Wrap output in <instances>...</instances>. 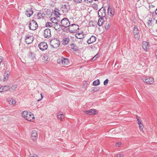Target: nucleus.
<instances>
[{
    "instance_id": "obj_52",
    "label": "nucleus",
    "mask_w": 157,
    "mask_h": 157,
    "mask_svg": "<svg viewBox=\"0 0 157 157\" xmlns=\"http://www.w3.org/2000/svg\"><path fill=\"white\" fill-rule=\"evenodd\" d=\"M2 79L1 78H0V81H1Z\"/></svg>"
},
{
    "instance_id": "obj_47",
    "label": "nucleus",
    "mask_w": 157,
    "mask_h": 157,
    "mask_svg": "<svg viewBox=\"0 0 157 157\" xmlns=\"http://www.w3.org/2000/svg\"><path fill=\"white\" fill-rule=\"evenodd\" d=\"M40 95H41V98L40 99H38L37 100V101H40L41 100V99H42L43 98V96H42V95L41 93L40 94Z\"/></svg>"
},
{
    "instance_id": "obj_22",
    "label": "nucleus",
    "mask_w": 157,
    "mask_h": 157,
    "mask_svg": "<svg viewBox=\"0 0 157 157\" xmlns=\"http://www.w3.org/2000/svg\"><path fill=\"white\" fill-rule=\"evenodd\" d=\"M68 6H67L65 4H62L61 10H62L63 13L67 12L68 11Z\"/></svg>"
},
{
    "instance_id": "obj_54",
    "label": "nucleus",
    "mask_w": 157,
    "mask_h": 157,
    "mask_svg": "<svg viewBox=\"0 0 157 157\" xmlns=\"http://www.w3.org/2000/svg\"><path fill=\"white\" fill-rule=\"evenodd\" d=\"M55 12L56 13V12H57V11H55Z\"/></svg>"
},
{
    "instance_id": "obj_9",
    "label": "nucleus",
    "mask_w": 157,
    "mask_h": 157,
    "mask_svg": "<svg viewBox=\"0 0 157 157\" xmlns=\"http://www.w3.org/2000/svg\"><path fill=\"white\" fill-rule=\"evenodd\" d=\"M142 80L144 82L148 84H152L154 82V78L151 77H144L142 78Z\"/></svg>"
},
{
    "instance_id": "obj_17",
    "label": "nucleus",
    "mask_w": 157,
    "mask_h": 157,
    "mask_svg": "<svg viewBox=\"0 0 157 157\" xmlns=\"http://www.w3.org/2000/svg\"><path fill=\"white\" fill-rule=\"evenodd\" d=\"M96 40V37L94 36H92L87 40V42L88 44H90L94 42Z\"/></svg>"
},
{
    "instance_id": "obj_53",
    "label": "nucleus",
    "mask_w": 157,
    "mask_h": 157,
    "mask_svg": "<svg viewBox=\"0 0 157 157\" xmlns=\"http://www.w3.org/2000/svg\"><path fill=\"white\" fill-rule=\"evenodd\" d=\"M156 22L157 23V20H156Z\"/></svg>"
},
{
    "instance_id": "obj_45",
    "label": "nucleus",
    "mask_w": 157,
    "mask_h": 157,
    "mask_svg": "<svg viewBox=\"0 0 157 157\" xmlns=\"http://www.w3.org/2000/svg\"><path fill=\"white\" fill-rule=\"evenodd\" d=\"M41 13L40 12H39L38 13H37V16L40 17V16H41Z\"/></svg>"
},
{
    "instance_id": "obj_36",
    "label": "nucleus",
    "mask_w": 157,
    "mask_h": 157,
    "mask_svg": "<svg viewBox=\"0 0 157 157\" xmlns=\"http://www.w3.org/2000/svg\"><path fill=\"white\" fill-rule=\"evenodd\" d=\"M92 7L96 10H97L98 9L97 5L95 3L93 4L92 5Z\"/></svg>"
},
{
    "instance_id": "obj_42",
    "label": "nucleus",
    "mask_w": 157,
    "mask_h": 157,
    "mask_svg": "<svg viewBox=\"0 0 157 157\" xmlns=\"http://www.w3.org/2000/svg\"><path fill=\"white\" fill-rule=\"evenodd\" d=\"M139 125L140 128H143V124L141 122V123H139Z\"/></svg>"
},
{
    "instance_id": "obj_6",
    "label": "nucleus",
    "mask_w": 157,
    "mask_h": 157,
    "mask_svg": "<svg viewBox=\"0 0 157 157\" xmlns=\"http://www.w3.org/2000/svg\"><path fill=\"white\" fill-rule=\"evenodd\" d=\"M60 23L62 26L64 27H69L70 25V22L67 18H64L63 19Z\"/></svg>"
},
{
    "instance_id": "obj_33",
    "label": "nucleus",
    "mask_w": 157,
    "mask_h": 157,
    "mask_svg": "<svg viewBox=\"0 0 157 157\" xmlns=\"http://www.w3.org/2000/svg\"><path fill=\"white\" fill-rule=\"evenodd\" d=\"M28 56L29 58H30L32 60V59L33 60L35 58L34 54L32 53L31 52H30L29 53Z\"/></svg>"
},
{
    "instance_id": "obj_50",
    "label": "nucleus",
    "mask_w": 157,
    "mask_h": 157,
    "mask_svg": "<svg viewBox=\"0 0 157 157\" xmlns=\"http://www.w3.org/2000/svg\"><path fill=\"white\" fill-rule=\"evenodd\" d=\"M155 55L156 58L157 59V51H155Z\"/></svg>"
},
{
    "instance_id": "obj_10",
    "label": "nucleus",
    "mask_w": 157,
    "mask_h": 157,
    "mask_svg": "<svg viewBox=\"0 0 157 157\" xmlns=\"http://www.w3.org/2000/svg\"><path fill=\"white\" fill-rule=\"evenodd\" d=\"M34 39L33 36L30 35H27L25 36V42L28 44H30L32 42Z\"/></svg>"
},
{
    "instance_id": "obj_12",
    "label": "nucleus",
    "mask_w": 157,
    "mask_h": 157,
    "mask_svg": "<svg viewBox=\"0 0 157 157\" xmlns=\"http://www.w3.org/2000/svg\"><path fill=\"white\" fill-rule=\"evenodd\" d=\"M37 137L38 135L36 131L35 130H33L31 135V139L33 141H35L37 140Z\"/></svg>"
},
{
    "instance_id": "obj_32",
    "label": "nucleus",
    "mask_w": 157,
    "mask_h": 157,
    "mask_svg": "<svg viewBox=\"0 0 157 157\" xmlns=\"http://www.w3.org/2000/svg\"><path fill=\"white\" fill-rule=\"evenodd\" d=\"M93 84L94 86H96L100 84V82L99 80L97 79L96 80L94 81L93 82Z\"/></svg>"
},
{
    "instance_id": "obj_18",
    "label": "nucleus",
    "mask_w": 157,
    "mask_h": 157,
    "mask_svg": "<svg viewBox=\"0 0 157 157\" xmlns=\"http://www.w3.org/2000/svg\"><path fill=\"white\" fill-rule=\"evenodd\" d=\"M142 47L144 50L147 51L149 47L148 43L146 41H143L142 43Z\"/></svg>"
},
{
    "instance_id": "obj_25",
    "label": "nucleus",
    "mask_w": 157,
    "mask_h": 157,
    "mask_svg": "<svg viewBox=\"0 0 157 157\" xmlns=\"http://www.w3.org/2000/svg\"><path fill=\"white\" fill-rule=\"evenodd\" d=\"M70 41V39L69 38H65L62 40V42L63 44L64 45H67Z\"/></svg>"
},
{
    "instance_id": "obj_31",
    "label": "nucleus",
    "mask_w": 157,
    "mask_h": 157,
    "mask_svg": "<svg viewBox=\"0 0 157 157\" xmlns=\"http://www.w3.org/2000/svg\"><path fill=\"white\" fill-rule=\"evenodd\" d=\"M103 19L101 18L98 19V24L99 26H101L103 24Z\"/></svg>"
},
{
    "instance_id": "obj_4",
    "label": "nucleus",
    "mask_w": 157,
    "mask_h": 157,
    "mask_svg": "<svg viewBox=\"0 0 157 157\" xmlns=\"http://www.w3.org/2000/svg\"><path fill=\"white\" fill-rule=\"evenodd\" d=\"M79 29L78 25L75 24H72L70 25L68 27V29L71 33H75Z\"/></svg>"
},
{
    "instance_id": "obj_20",
    "label": "nucleus",
    "mask_w": 157,
    "mask_h": 157,
    "mask_svg": "<svg viewBox=\"0 0 157 157\" xmlns=\"http://www.w3.org/2000/svg\"><path fill=\"white\" fill-rule=\"evenodd\" d=\"M61 63L63 65H67L69 63V62L67 58L62 57H61Z\"/></svg>"
},
{
    "instance_id": "obj_49",
    "label": "nucleus",
    "mask_w": 157,
    "mask_h": 157,
    "mask_svg": "<svg viewBox=\"0 0 157 157\" xmlns=\"http://www.w3.org/2000/svg\"><path fill=\"white\" fill-rule=\"evenodd\" d=\"M136 118H137V121L138 122V124H139V123H141V121H140L139 119H138L137 117H136Z\"/></svg>"
},
{
    "instance_id": "obj_3",
    "label": "nucleus",
    "mask_w": 157,
    "mask_h": 157,
    "mask_svg": "<svg viewBox=\"0 0 157 157\" xmlns=\"http://www.w3.org/2000/svg\"><path fill=\"white\" fill-rule=\"evenodd\" d=\"M29 25V29L32 30H35L38 27L37 22L33 20L30 21Z\"/></svg>"
},
{
    "instance_id": "obj_30",
    "label": "nucleus",
    "mask_w": 157,
    "mask_h": 157,
    "mask_svg": "<svg viewBox=\"0 0 157 157\" xmlns=\"http://www.w3.org/2000/svg\"><path fill=\"white\" fill-rule=\"evenodd\" d=\"M17 87V85H13L10 87L9 90L10 91H13Z\"/></svg>"
},
{
    "instance_id": "obj_37",
    "label": "nucleus",
    "mask_w": 157,
    "mask_h": 157,
    "mask_svg": "<svg viewBox=\"0 0 157 157\" xmlns=\"http://www.w3.org/2000/svg\"><path fill=\"white\" fill-rule=\"evenodd\" d=\"M99 56V55L98 54H97L95 56H94V57L92 58V60H95L97 59V58H98Z\"/></svg>"
},
{
    "instance_id": "obj_55",
    "label": "nucleus",
    "mask_w": 157,
    "mask_h": 157,
    "mask_svg": "<svg viewBox=\"0 0 157 157\" xmlns=\"http://www.w3.org/2000/svg\"><path fill=\"white\" fill-rule=\"evenodd\" d=\"M89 2L90 3L91 2L90 1Z\"/></svg>"
},
{
    "instance_id": "obj_46",
    "label": "nucleus",
    "mask_w": 157,
    "mask_h": 157,
    "mask_svg": "<svg viewBox=\"0 0 157 157\" xmlns=\"http://www.w3.org/2000/svg\"><path fill=\"white\" fill-rule=\"evenodd\" d=\"M151 21L149 20L148 22L147 23V24H148V25H149L151 23Z\"/></svg>"
},
{
    "instance_id": "obj_7",
    "label": "nucleus",
    "mask_w": 157,
    "mask_h": 157,
    "mask_svg": "<svg viewBox=\"0 0 157 157\" xmlns=\"http://www.w3.org/2000/svg\"><path fill=\"white\" fill-rule=\"evenodd\" d=\"M98 13L99 17L101 18L105 17L106 15V9L105 7H102L100 8L98 11Z\"/></svg>"
},
{
    "instance_id": "obj_26",
    "label": "nucleus",
    "mask_w": 157,
    "mask_h": 157,
    "mask_svg": "<svg viewBox=\"0 0 157 157\" xmlns=\"http://www.w3.org/2000/svg\"><path fill=\"white\" fill-rule=\"evenodd\" d=\"M57 117L58 119H59L61 121H63L64 120L65 117L64 115L62 113H58L57 114Z\"/></svg>"
},
{
    "instance_id": "obj_35",
    "label": "nucleus",
    "mask_w": 157,
    "mask_h": 157,
    "mask_svg": "<svg viewBox=\"0 0 157 157\" xmlns=\"http://www.w3.org/2000/svg\"><path fill=\"white\" fill-rule=\"evenodd\" d=\"M9 102V104L10 105H14L16 103L15 101L13 99L10 100Z\"/></svg>"
},
{
    "instance_id": "obj_34",
    "label": "nucleus",
    "mask_w": 157,
    "mask_h": 157,
    "mask_svg": "<svg viewBox=\"0 0 157 157\" xmlns=\"http://www.w3.org/2000/svg\"><path fill=\"white\" fill-rule=\"evenodd\" d=\"M45 26L47 27H53V24L50 22H47L46 23Z\"/></svg>"
},
{
    "instance_id": "obj_1",
    "label": "nucleus",
    "mask_w": 157,
    "mask_h": 157,
    "mask_svg": "<svg viewBox=\"0 0 157 157\" xmlns=\"http://www.w3.org/2000/svg\"><path fill=\"white\" fill-rule=\"evenodd\" d=\"M21 115L23 118L28 121H33L34 120V116L31 112L24 111L22 113Z\"/></svg>"
},
{
    "instance_id": "obj_8",
    "label": "nucleus",
    "mask_w": 157,
    "mask_h": 157,
    "mask_svg": "<svg viewBox=\"0 0 157 157\" xmlns=\"http://www.w3.org/2000/svg\"><path fill=\"white\" fill-rule=\"evenodd\" d=\"M133 33L135 39L137 40H138L140 37V35L139 34V30L137 26L135 25L134 26Z\"/></svg>"
},
{
    "instance_id": "obj_43",
    "label": "nucleus",
    "mask_w": 157,
    "mask_h": 157,
    "mask_svg": "<svg viewBox=\"0 0 157 157\" xmlns=\"http://www.w3.org/2000/svg\"><path fill=\"white\" fill-rule=\"evenodd\" d=\"M57 62L58 63H60L61 62V59H57Z\"/></svg>"
},
{
    "instance_id": "obj_29",
    "label": "nucleus",
    "mask_w": 157,
    "mask_h": 157,
    "mask_svg": "<svg viewBox=\"0 0 157 157\" xmlns=\"http://www.w3.org/2000/svg\"><path fill=\"white\" fill-rule=\"evenodd\" d=\"M52 24H56L58 23V20L55 17H52L50 19Z\"/></svg>"
},
{
    "instance_id": "obj_40",
    "label": "nucleus",
    "mask_w": 157,
    "mask_h": 157,
    "mask_svg": "<svg viewBox=\"0 0 157 157\" xmlns=\"http://www.w3.org/2000/svg\"><path fill=\"white\" fill-rule=\"evenodd\" d=\"M123 156L124 155H123L119 154L115 156L114 157H123Z\"/></svg>"
},
{
    "instance_id": "obj_13",
    "label": "nucleus",
    "mask_w": 157,
    "mask_h": 157,
    "mask_svg": "<svg viewBox=\"0 0 157 157\" xmlns=\"http://www.w3.org/2000/svg\"><path fill=\"white\" fill-rule=\"evenodd\" d=\"M44 37L49 38L51 36L50 29H47L44 31Z\"/></svg>"
},
{
    "instance_id": "obj_21",
    "label": "nucleus",
    "mask_w": 157,
    "mask_h": 157,
    "mask_svg": "<svg viewBox=\"0 0 157 157\" xmlns=\"http://www.w3.org/2000/svg\"><path fill=\"white\" fill-rule=\"evenodd\" d=\"M105 18L106 19L107 22L105 23V28L106 30H107L110 27V25L109 22L111 21V20L110 18L108 19V18H107L106 17H105Z\"/></svg>"
},
{
    "instance_id": "obj_11",
    "label": "nucleus",
    "mask_w": 157,
    "mask_h": 157,
    "mask_svg": "<svg viewBox=\"0 0 157 157\" xmlns=\"http://www.w3.org/2000/svg\"><path fill=\"white\" fill-rule=\"evenodd\" d=\"M38 47L41 50L44 51L46 50L48 48V45L45 42H42L38 45Z\"/></svg>"
},
{
    "instance_id": "obj_51",
    "label": "nucleus",
    "mask_w": 157,
    "mask_h": 157,
    "mask_svg": "<svg viewBox=\"0 0 157 157\" xmlns=\"http://www.w3.org/2000/svg\"><path fill=\"white\" fill-rule=\"evenodd\" d=\"M155 13L157 15V8L155 10Z\"/></svg>"
},
{
    "instance_id": "obj_48",
    "label": "nucleus",
    "mask_w": 157,
    "mask_h": 157,
    "mask_svg": "<svg viewBox=\"0 0 157 157\" xmlns=\"http://www.w3.org/2000/svg\"><path fill=\"white\" fill-rule=\"evenodd\" d=\"M57 13H58V14H57V13H55L56 16V17H59L58 15H60V14L58 12H57Z\"/></svg>"
},
{
    "instance_id": "obj_19",
    "label": "nucleus",
    "mask_w": 157,
    "mask_h": 157,
    "mask_svg": "<svg viewBox=\"0 0 157 157\" xmlns=\"http://www.w3.org/2000/svg\"><path fill=\"white\" fill-rule=\"evenodd\" d=\"M10 87L9 86L5 85L2 86L0 88V92H5L8 90H9Z\"/></svg>"
},
{
    "instance_id": "obj_14",
    "label": "nucleus",
    "mask_w": 157,
    "mask_h": 157,
    "mask_svg": "<svg viewBox=\"0 0 157 157\" xmlns=\"http://www.w3.org/2000/svg\"><path fill=\"white\" fill-rule=\"evenodd\" d=\"M84 112L86 114L90 115H95L98 113L95 109H90L88 111H84Z\"/></svg>"
},
{
    "instance_id": "obj_44",
    "label": "nucleus",
    "mask_w": 157,
    "mask_h": 157,
    "mask_svg": "<svg viewBox=\"0 0 157 157\" xmlns=\"http://www.w3.org/2000/svg\"><path fill=\"white\" fill-rule=\"evenodd\" d=\"M121 144V143L120 142H118L116 144V146L117 147H119L120 146V145Z\"/></svg>"
},
{
    "instance_id": "obj_16",
    "label": "nucleus",
    "mask_w": 157,
    "mask_h": 157,
    "mask_svg": "<svg viewBox=\"0 0 157 157\" xmlns=\"http://www.w3.org/2000/svg\"><path fill=\"white\" fill-rule=\"evenodd\" d=\"M62 26L61 25H60L58 23L56 24H53V27L57 31H59L61 29Z\"/></svg>"
},
{
    "instance_id": "obj_2",
    "label": "nucleus",
    "mask_w": 157,
    "mask_h": 157,
    "mask_svg": "<svg viewBox=\"0 0 157 157\" xmlns=\"http://www.w3.org/2000/svg\"><path fill=\"white\" fill-rule=\"evenodd\" d=\"M60 44L59 41L57 39L54 38L51 40L50 41V44L53 48H57Z\"/></svg>"
},
{
    "instance_id": "obj_5",
    "label": "nucleus",
    "mask_w": 157,
    "mask_h": 157,
    "mask_svg": "<svg viewBox=\"0 0 157 157\" xmlns=\"http://www.w3.org/2000/svg\"><path fill=\"white\" fill-rule=\"evenodd\" d=\"M107 10L108 15L110 17V18H110L111 19V20H112L115 14V9L112 6H109Z\"/></svg>"
},
{
    "instance_id": "obj_15",
    "label": "nucleus",
    "mask_w": 157,
    "mask_h": 157,
    "mask_svg": "<svg viewBox=\"0 0 157 157\" xmlns=\"http://www.w3.org/2000/svg\"><path fill=\"white\" fill-rule=\"evenodd\" d=\"M33 13V12L32 8H28L25 11V14L28 17H30Z\"/></svg>"
},
{
    "instance_id": "obj_27",
    "label": "nucleus",
    "mask_w": 157,
    "mask_h": 157,
    "mask_svg": "<svg viewBox=\"0 0 157 157\" xmlns=\"http://www.w3.org/2000/svg\"><path fill=\"white\" fill-rule=\"evenodd\" d=\"M42 59L44 60V62L45 63H47L49 60L48 56L46 55H44L43 56Z\"/></svg>"
},
{
    "instance_id": "obj_39",
    "label": "nucleus",
    "mask_w": 157,
    "mask_h": 157,
    "mask_svg": "<svg viewBox=\"0 0 157 157\" xmlns=\"http://www.w3.org/2000/svg\"><path fill=\"white\" fill-rule=\"evenodd\" d=\"M109 80L108 79H106L104 82V85H106L108 82Z\"/></svg>"
},
{
    "instance_id": "obj_28",
    "label": "nucleus",
    "mask_w": 157,
    "mask_h": 157,
    "mask_svg": "<svg viewBox=\"0 0 157 157\" xmlns=\"http://www.w3.org/2000/svg\"><path fill=\"white\" fill-rule=\"evenodd\" d=\"M71 46L72 47V49L74 51H77L78 50V49L76 46L75 44H71Z\"/></svg>"
},
{
    "instance_id": "obj_41",
    "label": "nucleus",
    "mask_w": 157,
    "mask_h": 157,
    "mask_svg": "<svg viewBox=\"0 0 157 157\" xmlns=\"http://www.w3.org/2000/svg\"><path fill=\"white\" fill-rule=\"evenodd\" d=\"M29 157H38L35 154L31 155L30 154Z\"/></svg>"
},
{
    "instance_id": "obj_23",
    "label": "nucleus",
    "mask_w": 157,
    "mask_h": 157,
    "mask_svg": "<svg viewBox=\"0 0 157 157\" xmlns=\"http://www.w3.org/2000/svg\"><path fill=\"white\" fill-rule=\"evenodd\" d=\"M76 37L79 39H82L84 38V35L83 33V32H82L81 33H78L76 34Z\"/></svg>"
},
{
    "instance_id": "obj_24",
    "label": "nucleus",
    "mask_w": 157,
    "mask_h": 157,
    "mask_svg": "<svg viewBox=\"0 0 157 157\" xmlns=\"http://www.w3.org/2000/svg\"><path fill=\"white\" fill-rule=\"evenodd\" d=\"M10 72L8 71H6L4 74V81H6L7 80L8 77L10 76Z\"/></svg>"
},
{
    "instance_id": "obj_38",
    "label": "nucleus",
    "mask_w": 157,
    "mask_h": 157,
    "mask_svg": "<svg viewBox=\"0 0 157 157\" xmlns=\"http://www.w3.org/2000/svg\"><path fill=\"white\" fill-rule=\"evenodd\" d=\"M74 2H76L77 3H79L82 2V0H74Z\"/></svg>"
}]
</instances>
